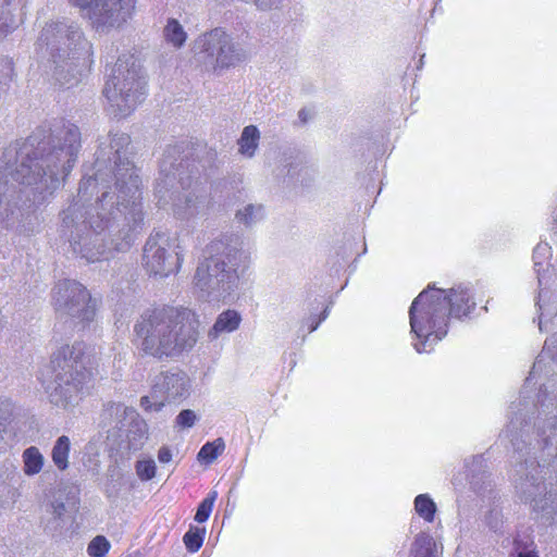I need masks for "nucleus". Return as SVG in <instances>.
<instances>
[{"label":"nucleus","instance_id":"nucleus-24","mask_svg":"<svg viewBox=\"0 0 557 557\" xmlns=\"http://www.w3.org/2000/svg\"><path fill=\"white\" fill-rule=\"evenodd\" d=\"M163 37L168 44L180 49L187 40V33L176 18H169L163 28Z\"/></svg>","mask_w":557,"mask_h":557},{"label":"nucleus","instance_id":"nucleus-26","mask_svg":"<svg viewBox=\"0 0 557 557\" xmlns=\"http://www.w3.org/2000/svg\"><path fill=\"white\" fill-rule=\"evenodd\" d=\"M225 449L223 438L219 437L213 442L206 443L199 450L197 457L199 461L206 463L213 462Z\"/></svg>","mask_w":557,"mask_h":557},{"label":"nucleus","instance_id":"nucleus-25","mask_svg":"<svg viewBox=\"0 0 557 557\" xmlns=\"http://www.w3.org/2000/svg\"><path fill=\"white\" fill-rule=\"evenodd\" d=\"M409 557H436V544L428 533H419L411 545Z\"/></svg>","mask_w":557,"mask_h":557},{"label":"nucleus","instance_id":"nucleus-19","mask_svg":"<svg viewBox=\"0 0 557 557\" xmlns=\"http://www.w3.org/2000/svg\"><path fill=\"white\" fill-rule=\"evenodd\" d=\"M65 505L62 502H54L51 504V510L44 521V530L52 537L60 536L69 523L65 516Z\"/></svg>","mask_w":557,"mask_h":557},{"label":"nucleus","instance_id":"nucleus-3","mask_svg":"<svg viewBox=\"0 0 557 557\" xmlns=\"http://www.w3.org/2000/svg\"><path fill=\"white\" fill-rule=\"evenodd\" d=\"M82 148L77 125L61 122L49 136H30L18 150L5 149L0 166V227L33 234L35 211L60 188Z\"/></svg>","mask_w":557,"mask_h":557},{"label":"nucleus","instance_id":"nucleus-2","mask_svg":"<svg viewBox=\"0 0 557 557\" xmlns=\"http://www.w3.org/2000/svg\"><path fill=\"white\" fill-rule=\"evenodd\" d=\"M550 257L547 243L533 250L541 332L557 326V295L549 289ZM508 419L504 434L513 450L510 474H557V332L545 341L518 401L509 406Z\"/></svg>","mask_w":557,"mask_h":557},{"label":"nucleus","instance_id":"nucleus-39","mask_svg":"<svg viewBox=\"0 0 557 557\" xmlns=\"http://www.w3.org/2000/svg\"><path fill=\"white\" fill-rule=\"evenodd\" d=\"M307 322H308V330L310 333L314 332L321 323L319 320H314V318H309Z\"/></svg>","mask_w":557,"mask_h":557},{"label":"nucleus","instance_id":"nucleus-11","mask_svg":"<svg viewBox=\"0 0 557 557\" xmlns=\"http://www.w3.org/2000/svg\"><path fill=\"white\" fill-rule=\"evenodd\" d=\"M195 59L206 71L216 72L236 66L246 53L231 34L216 27L196 39Z\"/></svg>","mask_w":557,"mask_h":557},{"label":"nucleus","instance_id":"nucleus-21","mask_svg":"<svg viewBox=\"0 0 557 557\" xmlns=\"http://www.w3.org/2000/svg\"><path fill=\"white\" fill-rule=\"evenodd\" d=\"M264 216L265 210L260 203H248L238 209L235 213V220L237 223L246 227H252L257 223L261 222Z\"/></svg>","mask_w":557,"mask_h":557},{"label":"nucleus","instance_id":"nucleus-12","mask_svg":"<svg viewBox=\"0 0 557 557\" xmlns=\"http://www.w3.org/2000/svg\"><path fill=\"white\" fill-rule=\"evenodd\" d=\"M53 306L61 318H69L75 325L84 326L94 320L96 304L88 289L73 280L58 282L52 292Z\"/></svg>","mask_w":557,"mask_h":557},{"label":"nucleus","instance_id":"nucleus-41","mask_svg":"<svg viewBox=\"0 0 557 557\" xmlns=\"http://www.w3.org/2000/svg\"><path fill=\"white\" fill-rule=\"evenodd\" d=\"M298 116L304 123L308 120V113L305 109L299 111Z\"/></svg>","mask_w":557,"mask_h":557},{"label":"nucleus","instance_id":"nucleus-29","mask_svg":"<svg viewBox=\"0 0 557 557\" xmlns=\"http://www.w3.org/2000/svg\"><path fill=\"white\" fill-rule=\"evenodd\" d=\"M216 497H218V492L211 491L208 494V496L198 505V508H197V511L195 515V520L198 523H203L209 519Z\"/></svg>","mask_w":557,"mask_h":557},{"label":"nucleus","instance_id":"nucleus-18","mask_svg":"<svg viewBox=\"0 0 557 557\" xmlns=\"http://www.w3.org/2000/svg\"><path fill=\"white\" fill-rule=\"evenodd\" d=\"M240 323V313L236 310L227 309L216 317L214 324L208 331V338L215 341L223 334L233 333L238 330Z\"/></svg>","mask_w":557,"mask_h":557},{"label":"nucleus","instance_id":"nucleus-7","mask_svg":"<svg viewBox=\"0 0 557 557\" xmlns=\"http://www.w3.org/2000/svg\"><path fill=\"white\" fill-rule=\"evenodd\" d=\"M206 257L199 262L194 286L203 297L220 298L228 295L247 268L249 255L237 235H222L207 247Z\"/></svg>","mask_w":557,"mask_h":557},{"label":"nucleus","instance_id":"nucleus-28","mask_svg":"<svg viewBox=\"0 0 557 557\" xmlns=\"http://www.w3.org/2000/svg\"><path fill=\"white\" fill-rule=\"evenodd\" d=\"M205 536H206L205 528L189 525L188 531L183 536V542L186 546V549L189 553L198 552L203 544Z\"/></svg>","mask_w":557,"mask_h":557},{"label":"nucleus","instance_id":"nucleus-33","mask_svg":"<svg viewBox=\"0 0 557 557\" xmlns=\"http://www.w3.org/2000/svg\"><path fill=\"white\" fill-rule=\"evenodd\" d=\"M311 169L301 162L289 163L287 175L294 182L304 183L306 177L310 175Z\"/></svg>","mask_w":557,"mask_h":557},{"label":"nucleus","instance_id":"nucleus-14","mask_svg":"<svg viewBox=\"0 0 557 557\" xmlns=\"http://www.w3.org/2000/svg\"><path fill=\"white\" fill-rule=\"evenodd\" d=\"M99 426L112 436H121L125 433L129 445L134 448L137 445L134 441L144 438L147 431V425L138 412L120 403H109L103 407Z\"/></svg>","mask_w":557,"mask_h":557},{"label":"nucleus","instance_id":"nucleus-30","mask_svg":"<svg viewBox=\"0 0 557 557\" xmlns=\"http://www.w3.org/2000/svg\"><path fill=\"white\" fill-rule=\"evenodd\" d=\"M135 471L141 481H150L156 476L157 466L153 459L137 460Z\"/></svg>","mask_w":557,"mask_h":557},{"label":"nucleus","instance_id":"nucleus-43","mask_svg":"<svg viewBox=\"0 0 557 557\" xmlns=\"http://www.w3.org/2000/svg\"><path fill=\"white\" fill-rule=\"evenodd\" d=\"M451 483H453V485H454L455 487H457V486H459V485H461V484H462V482H461V481H459L457 476H454V478H453Z\"/></svg>","mask_w":557,"mask_h":557},{"label":"nucleus","instance_id":"nucleus-34","mask_svg":"<svg viewBox=\"0 0 557 557\" xmlns=\"http://www.w3.org/2000/svg\"><path fill=\"white\" fill-rule=\"evenodd\" d=\"M484 522L486 527L496 532L498 531L503 525V512L502 509L497 506L492 507L485 515H484Z\"/></svg>","mask_w":557,"mask_h":557},{"label":"nucleus","instance_id":"nucleus-6","mask_svg":"<svg viewBox=\"0 0 557 557\" xmlns=\"http://www.w3.org/2000/svg\"><path fill=\"white\" fill-rule=\"evenodd\" d=\"M89 49L79 25L67 18L48 22L36 41V54L44 70L66 87L77 83L76 61Z\"/></svg>","mask_w":557,"mask_h":557},{"label":"nucleus","instance_id":"nucleus-10","mask_svg":"<svg viewBox=\"0 0 557 557\" xmlns=\"http://www.w3.org/2000/svg\"><path fill=\"white\" fill-rule=\"evenodd\" d=\"M146 77L138 60L131 54L117 59L103 87L115 117L128 116L145 100Z\"/></svg>","mask_w":557,"mask_h":557},{"label":"nucleus","instance_id":"nucleus-27","mask_svg":"<svg viewBox=\"0 0 557 557\" xmlns=\"http://www.w3.org/2000/svg\"><path fill=\"white\" fill-rule=\"evenodd\" d=\"M414 510L426 522H432L436 512V505L428 494H420L414 499Z\"/></svg>","mask_w":557,"mask_h":557},{"label":"nucleus","instance_id":"nucleus-31","mask_svg":"<svg viewBox=\"0 0 557 557\" xmlns=\"http://www.w3.org/2000/svg\"><path fill=\"white\" fill-rule=\"evenodd\" d=\"M12 2L13 0H0V37L7 35L12 27Z\"/></svg>","mask_w":557,"mask_h":557},{"label":"nucleus","instance_id":"nucleus-8","mask_svg":"<svg viewBox=\"0 0 557 557\" xmlns=\"http://www.w3.org/2000/svg\"><path fill=\"white\" fill-rule=\"evenodd\" d=\"M51 362L53 377L45 387L49 403L57 408L73 410L84 398L91 376L86 345L82 342L64 345Z\"/></svg>","mask_w":557,"mask_h":557},{"label":"nucleus","instance_id":"nucleus-35","mask_svg":"<svg viewBox=\"0 0 557 557\" xmlns=\"http://www.w3.org/2000/svg\"><path fill=\"white\" fill-rule=\"evenodd\" d=\"M197 420L198 417L194 410L184 409L175 418V425L181 429H190L195 425Z\"/></svg>","mask_w":557,"mask_h":557},{"label":"nucleus","instance_id":"nucleus-32","mask_svg":"<svg viewBox=\"0 0 557 557\" xmlns=\"http://www.w3.org/2000/svg\"><path fill=\"white\" fill-rule=\"evenodd\" d=\"M110 547V542L103 535H97L88 544L87 553L91 557H104Z\"/></svg>","mask_w":557,"mask_h":557},{"label":"nucleus","instance_id":"nucleus-20","mask_svg":"<svg viewBox=\"0 0 557 557\" xmlns=\"http://www.w3.org/2000/svg\"><path fill=\"white\" fill-rule=\"evenodd\" d=\"M260 132L257 126L248 125L244 127L237 141L238 151L246 158H252L259 147Z\"/></svg>","mask_w":557,"mask_h":557},{"label":"nucleus","instance_id":"nucleus-16","mask_svg":"<svg viewBox=\"0 0 557 557\" xmlns=\"http://www.w3.org/2000/svg\"><path fill=\"white\" fill-rule=\"evenodd\" d=\"M136 0H96L84 15L97 32L108 33L132 17Z\"/></svg>","mask_w":557,"mask_h":557},{"label":"nucleus","instance_id":"nucleus-42","mask_svg":"<svg viewBox=\"0 0 557 557\" xmlns=\"http://www.w3.org/2000/svg\"><path fill=\"white\" fill-rule=\"evenodd\" d=\"M517 557H537L533 552H521Z\"/></svg>","mask_w":557,"mask_h":557},{"label":"nucleus","instance_id":"nucleus-22","mask_svg":"<svg viewBox=\"0 0 557 557\" xmlns=\"http://www.w3.org/2000/svg\"><path fill=\"white\" fill-rule=\"evenodd\" d=\"M71 451V440L66 435L57 438L51 449V459L60 471H65L69 466V457Z\"/></svg>","mask_w":557,"mask_h":557},{"label":"nucleus","instance_id":"nucleus-15","mask_svg":"<svg viewBox=\"0 0 557 557\" xmlns=\"http://www.w3.org/2000/svg\"><path fill=\"white\" fill-rule=\"evenodd\" d=\"M190 382L188 375L178 369L161 372L152 384L149 396L140 399L145 410L159 411L165 401L184 399L189 395Z\"/></svg>","mask_w":557,"mask_h":557},{"label":"nucleus","instance_id":"nucleus-9","mask_svg":"<svg viewBox=\"0 0 557 557\" xmlns=\"http://www.w3.org/2000/svg\"><path fill=\"white\" fill-rule=\"evenodd\" d=\"M182 146L168 147L160 162L159 177L156 184V194L161 207L172 201L173 214L183 221L203 216L208 213L211 199L202 190L193 189L181 195L178 186L185 189L189 177H184L185 160L181 156Z\"/></svg>","mask_w":557,"mask_h":557},{"label":"nucleus","instance_id":"nucleus-17","mask_svg":"<svg viewBox=\"0 0 557 557\" xmlns=\"http://www.w3.org/2000/svg\"><path fill=\"white\" fill-rule=\"evenodd\" d=\"M468 469L467 479L470 487L475 493H482L488 485V473L485 459L482 456H474L471 460H466Z\"/></svg>","mask_w":557,"mask_h":557},{"label":"nucleus","instance_id":"nucleus-40","mask_svg":"<svg viewBox=\"0 0 557 557\" xmlns=\"http://www.w3.org/2000/svg\"><path fill=\"white\" fill-rule=\"evenodd\" d=\"M329 314H330V310H329V307H326V308L321 312V314H320V317H319V319H318V320H319L320 322H322V321H324V320L329 317Z\"/></svg>","mask_w":557,"mask_h":557},{"label":"nucleus","instance_id":"nucleus-4","mask_svg":"<svg viewBox=\"0 0 557 557\" xmlns=\"http://www.w3.org/2000/svg\"><path fill=\"white\" fill-rule=\"evenodd\" d=\"M133 332L137 349L158 360L178 357L198 341L194 312L184 307L146 310L135 322Z\"/></svg>","mask_w":557,"mask_h":557},{"label":"nucleus","instance_id":"nucleus-38","mask_svg":"<svg viewBox=\"0 0 557 557\" xmlns=\"http://www.w3.org/2000/svg\"><path fill=\"white\" fill-rule=\"evenodd\" d=\"M173 458V453L170 447L162 446L158 451V460L161 463H169Z\"/></svg>","mask_w":557,"mask_h":557},{"label":"nucleus","instance_id":"nucleus-37","mask_svg":"<svg viewBox=\"0 0 557 557\" xmlns=\"http://www.w3.org/2000/svg\"><path fill=\"white\" fill-rule=\"evenodd\" d=\"M96 0H69V2L78 8L82 11V14L85 15L87 11L94 5Z\"/></svg>","mask_w":557,"mask_h":557},{"label":"nucleus","instance_id":"nucleus-5","mask_svg":"<svg viewBox=\"0 0 557 557\" xmlns=\"http://www.w3.org/2000/svg\"><path fill=\"white\" fill-rule=\"evenodd\" d=\"M475 307L472 293L458 286L448 290L428 286L409 308L412 346L417 352H430L447 335L449 315L460 319Z\"/></svg>","mask_w":557,"mask_h":557},{"label":"nucleus","instance_id":"nucleus-13","mask_svg":"<svg viewBox=\"0 0 557 557\" xmlns=\"http://www.w3.org/2000/svg\"><path fill=\"white\" fill-rule=\"evenodd\" d=\"M176 238L165 232H153L146 240L143 262L146 270L160 277L176 273L183 262V257L176 250Z\"/></svg>","mask_w":557,"mask_h":557},{"label":"nucleus","instance_id":"nucleus-1","mask_svg":"<svg viewBox=\"0 0 557 557\" xmlns=\"http://www.w3.org/2000/svg\"><path fill=\"white\" fill-rule=\"evenodd\" d=\"M129 145L131 137L121 132L99 138L94 173L83 177L77 197L61 214L62 237L87 262L127 251L144 231L141 182Z\"/></svg>","mask_w":557,"mask_h":557},{"label":"nucleus","instance_id":"nucleus-23","mask_svg":"<svg viewBox=\"0 0 557 557\" xmlns=\"http://www.w3.org/2000/svg\"><path fill=\"white\" fill-rule=\"evenodd\" d=\"M23 471L27 476H34L41 472L45 457L36 446L26 448L22 454Z\"/></svg>","mask_w":557,"mask_h":557},{"label":"nucleus","instance_id":"nucleus-36","mask_svg":"<svg viewBox=\"0 0 557 557\" xmlns=\"http://www.w3.org/2000/svg\"><path fill=\"white\" fill-rule=\"evenodd\" d=\"M258 10L269 11L277 9L282 0H251Z\"/></svg>","mask_w":557,"mask_h":557}]
</instances>
